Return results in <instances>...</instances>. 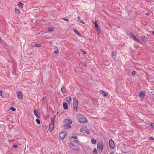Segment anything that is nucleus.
<instances>
[{
	"instance_id": "nucleus-17",
	"label": "nucleus",
	"mask_w": 154,
	"mask_h": 154,
	"mask_svg": "<svg viewBox=\"0 0 154 154\" xmlns=\"http://www.w3.org/2000/svg\"><path fill=\"white\" fill-rule=\"evenodd\" d=\"M56 116L54 115L51 119V123H54L55 119H56Z\"/></svg>"
},
{
	"instance_id": "nucleus-29",
	"label": "nucleus",
	"mask_w": 154,
	"mask_h": 154,
	"mask_svg": "<svg viewBox=\"0 0 154 154\" xmlns=\"http://www.w3.org/2000/svg\"><path fill=\"white\" fill-rule=\"evenodd\" d=\"M93 152L94 153H95V154H97V151L96 149L95 148L93 150Z\"/></svg>"
},
{
	"instance_id": "nucleus-38",
	"label": "nucleus",
	"mask_w": 154,
	"mask_h": 154,
	"mask_svg": "<svg viewBox=\"0 0 154 154\" xmlns=\"http://www.w3.org/2000/svg\"><path fill=\"white\" fill-rule=\"evenodd\" d=\"M17 147V146L16 145H14L13 147L14 149L16 148Z\"/></svg>"
},
{
	"instance_id": "nucleus-1",
	"label": "nucleus",
	"mask_w": 154,
	"mask_h": 154,
	"mask_svg": "<svg viewBox=\"0 0 154 154\" xmlns=\"http://www.w3.org/2000/svg\"><path fill=\"white\" fill-rule=\"evenodd\" d=\"M77 118L80 122L84 123L87 122V119L83 115L79 114L77 115Z\"/></svg>"
},
{
	"instance_id": "nucleus-22",
	"label": "nucleus",
	"mask_w": 154,
	"mask_h": 154,
	"mask_svg": "<svg viewBox=\"0 0 154 154\" xmlns=\"http://www.w3.org/2000/svg\"><path fill=\"white\" fill-rule=\"evenodd\" d=\"M74 31L75 32V33L79 36H81V34L77 30L75 29L74 30Z\"/></svg>"
},
{
	"instance_id": "nucleus-7",
	"label": "nucleus",
	"mask_w": 154,
	"mask_h": 154,
	"mask_svg": "<svg viewBox=\"0 0 154 154\" xmlns=\"http://www.w3.org/2000/svg\"><path fill=\"white\" fill-rule=\"evenodd\" d=\"M94 24H95V26L96 29V31L97 32V34L98 35H99L100 32V28H99V27H98V24L96 22H95L94 23Z\"/></svg>"
},
{
	"instance_id": "nucleus-39",
	"label": "nucleus",
	"mask_w": 154,
	"mask_h": 154,
	"mask_svg": "<svg viewBox=\"0 0 154 154\" xmlns=\"http://www.w3.org/2000/svg\"><path fill=\"white\" fill-rule=\"evenodd\" d=\"M81 64L82 66H85V63L84 62L82 63Z\"/></svg>"
},
{
	"instance_id": "nucleus-32",
	"label": "nucleus",
	"mask_w": 154,
	"mask_h": 154,
	"mask_svg": "<svg viewBox=\"0 0 154 154\" xmlns=\"http://www.w3.org/2000/svg\"><path fill=\"white\" fill-rule=\"evenodd\" d=\"M150 126L152 128H153V129H154V123H151L150 124Z\"/></svg>"
},
{
	"instance_id": "nucleus-10",
	"label": "nucleus",
	"mask_w": 154,
	"mask_h": 154,
	"mask_svg": "<svg viewBox=\"0 0 154 154\" xmlns=\"http://www.w3.org/2000/svg\"><path fill=\"white\" fill-rule=\"evenodd\" d=\"M54 128V123H51L49 125V129L51 131H52Z\"/></svg>"
},
{
	"instance_id": "nucleus-48",
	"label": "nucleus",
	"mask_w": 154,
	"mask_h": 154,
	"mask_svg": "<svg viewBox=\"0 0 154 154\" xmlns=\"http://www.w3.org/2000/svg\"><path fill=\"white\" fill-rule=\"evenodd\" d=\"M110 154H114V152H111Z\"/></svg>"
},
{
	"instance_id": "nucleus-11",
	"label": "nucleus",
	"mask_w": 154,
	"mask_h": 154,
	"mask_svg": "<svg viewBox=\"0 0 154 154\" xmlns=\"http://www.w3.org/2000/svg\"><path fill=\"white\" fill-rule=\"evenodd\" d=\"M100 93L103 96H107L108 94L107 92H106L105 91H103L102 90L100 91Z\"/></svg>"
},
{
	"instance_id": "nucleus-15",
	"label": "nucleus",
	"mask_w": 154,
	"mask_h": 154,
	"mask_svg": "<svg viewBox=\"0 0 154 154\" xmlns=\"http://www.w3.org/2000/svg\"><path fill=\"white\" fill-rule=\"evenodd\" d=\"M66 100L68 103L70 104L71 101V97H66Z\"/></svg>"
},
{
	"instance_id": "nucleus-6",
	"label": "nucleus",
	"mask_w": 154,
	"mask_h": 154,
	"mask_svg": "<svg viewBox=\"0 0 154 154\" xmlns=\"http://www.w3.org/2000/svg\"><path fill=\"white\" fill-rule=\"evenodd\" d=\"M78 103V101L77 99L74 97L73 99V107L77 106Z\"/></svg>"
},
{
	"instance_id": "nucleus-27",
	"label": "nucleus",
	"mask_w": 154,
	"mask_h": 154,
	"mask_svg": "<svg viewBox=\"0 0 154 154\" xmlns=\"http://www.w3.org/2000/svg\"><path fill=\"white\" fill-rule=\"evenodd\" d=\"M48 30L50 31H52L54 30V29L52 27L49 28Z\"/></svg>"
},
{
	"instance_id": "nucleus-31",
	"label": "nucleus",
	"mask_w": 154,
	"mask_h": 154,
	"mask_svg": "<svg viewBox=\"0 0 154 154\" xmlns=\"http://www.w3.org/2000/svg\"><path fill=\"white\" fill-rule=\"evenodd\" d=\"M134 39L137 42H139V40L136 37H135Z\"/></svg>"
},
{
	"instance_id": "nucleus-45",
	"label": "nucleus",
	"mask_w": 154,
	"mask_h": 154,
	"mask_svg": "<svg viewBox=\"0 0 154 154\" xmlns=\"http://www.w3.org/2000/svg\"><path fill=\"white\" fill-rule=\"evenodd\" d=\"M74 142H78V140H74Z\"/></svg>"
},
{
	"instance_id": "nucleus-42",
	"label": "nucleus",
	"mask_w": 154,
	"mask_h": 154,
	"mask_svg": "<svg viewBox=\"0 0 154 154\" xmlns=\"http://www.w3.org/2000/svg\"><path fill=\"white\" fill-rule=\"evenodd\" d=\"M45 97H43L42 99L41 100L42 101H43L44 100H45Z\"/></svg>"
},
{
	"instance_id": "nucleus-4",
	"label": "nucleus",
	"mask_w": 154,
	"mask_h": 154,
	"mask_svg": "<svg viewBox=\"0 0 154 154\" xmlns=\"http://www.w3.org/2000/svg\"><path fill=\"white\" fill-rule=\"evenodd\" d=\"M66 132L63 131L60 134L59 137L61 140H63L65 138L66 135Z\"/></svg>"
},
{
	"instance_id": "nucleus-33",
	"label": "nucleus",
	"mask_w": 154,
	"mask_h": 154,
	"mask_svg": "<svg viewBox=\"0 0 154 154\" xmlns=\"http://www.w3.org/2000/svg\"><path fill=\"white\" fill-rule=\"evenodd\" d=\"M11 109L12 111H15L16 110V109L13 107H11L10 108Z\"/></svg>"
},
{
	"instance_id": "nucleus-25",
	"label": "nucleus",
	"mask_w": 154,
	"mask_h": 154,
	"mask_svg": "<svg viewBox=\"0 0 154 154\" xmlns=\"http://www.w3.org/2000/svg\"><path fill=\"white\" fill-rule=\"evenodd\" d=\"M148 139L149 140H154V138L153 137H149L148 138Z\"/></svg>"
},
{
	"instance_id": "nucleus-19",
	"label": "nucleus",
	"mask_w": 154,
	"mask_h": 154,
	"mask_svg": "<svg viewBox=\"0 0 154 154\" xmlns=\"http://www.w3.org/2000/svg\"><path fill=\"white\" fill-rule=\"evenodd\" d=\"M61 90L62 93H65L66 92V90L65 87H62L61 89Z\"/></svg>"
},
{
	"instance_id": "nucleus-30",
	"label": "nucleus",
	"mask_w": 154,
	"mask_h": 154,
	"mask_svg": "<svg viewBox=\"0 0 154 154\" xmlns=\"http://www.w3.org/2000/svg\"><path fill=\"white\" fill-rule=\"evenodd\" d=\"M116 52L113 51L112 54V57L115 56L116 55Z\"/></svg>"
},
{
	"instance_id": "nucleus-36",
	"label": "nucleus",
	"mask_w": 154,
	"mask_h": 154,
	"mask_svg": "<svg viewBox=\"0 0 154 154\" xmlns=\"http://www.w3.org/2000/svg\"><path fill=\"white\" fill-rule=\"evenodd\" d=\"M72 138L75 139H76L77 138V137L76 136H74L72 137Z\"/></svg>"
},
{
	"instance_id": "nucleus-46",
	"label": "nucleus",
	"mask_w": 154,
	"mask_h": 154,
	"mask_svg": "<svg viewBox=\"0 0 154 154\" xmlns=\"http://www.w3.org/2000/svg\"><path fill=\"white\" fill-rule=\"evenodd\" d=\"M64 19L67 21L69 20V19H68L64 18Z\"/></svg>"
},
{
	"instance_id": "nucleus-44",
	"label": "nucleus",
	"mask_w": 154,
	"mask_h": 154,
	"mask_svg": "<svg viewBox=\"0 0 154 154\" xmlns=\"http://www.w3.org/2000/svg\"><path fill=\"white\" fill-rule=\"evenodd\" d=\"M82 51V53H83V54H86V52L84 51Z\"/></svg>"
},
{
	"instance_id": "nucleus-26",
	"label": "nucleus",
	"mask_w": 154,
	"mask_h": 154,
	"mask_svg": "<svg viewBox=\"0 0 154 154\" xmlns=\"http://www.w3.org/2000/svg\"><path fill=\"white\" fill-rule=\"evenodd\" d=\"M78 21L81 22L83 24H85V22H84L82 20L79 19L78 20Z\"/></svg>"
},
{
	"instance_id": "nucleus-24",
	"label": "nucleus",
	"mask_w": 154,
	"mask_h": 154,
	"mask_svg": "<svg viewBox=\"0 0 154 154\" xmlns=\"http://www.w3.org/2000/svg\"><path fill=\"white\" fill-rule=\"evenodd\" d=\"M36 121L37 122V123H38V124L39 125V124H40V120H39V119H36Z\"/></svg>"
},
{
	"instance_id": "nucleus-23",
	"label": "nucleus",
	"mask_w": 154,
	"mask_h": 154,
	"mask_svg": "<svg viewBox=\"0 0 154 154\" xmlns=\"http://www.w3.org/2000/svg\"><path fill=\"white\" fill-rule=\"evenodd\" d=\"M15 13L16 14H19V10L18 9H17L15 8Z\"/></svg>"
},
{
	"instance_id": "nucleus-43",
	"label": "nucleus",
	"mask_w": 154,
	"mask_h": 154,
	"mask_svg": "<svg viewBox=\"0 0 154 154\" xmlns=\"http://www.w3.org/2000/svg\"><path fill=\"white\" fill-rule=\"evenodd\" d=\"M0 95H2V91H0Z\"/></svg>"
},
{
	"instance_id": "nucleus-50",
	"label": "nucleus",
	"mask_w": 154,
	"mask_h": 154,
	"mask_svg": "<svg viewBox=\"0 0 154 154\" xmlns=\"http://www.w3.org/2000/svg\"><path fill=\"white\" fill-rule=\"evenodd\" d=\"M152 34H153V35H154V31H153V32H152Z\"/></svg>"
},
{
	"instance_id": "nucleus-37",
	"label": "nucleus",
	"mask_w": 154,
	"mask_h": 154,
	"mask_svg": "<svg viewBox=\"0 0 154 154\" xmlns=\"http://www.w3.org/2000/svg\"><path fill=\"white\" fill-rule=\"evenodd\" d=\"M131 35L133 37V39H134V38L136 37V36L133 34H131Z\"/></svg>"
},
{
	"instance_id": "nucleus-51",
	"label": "nucleus",
	"mask_w": 154,
	"mask_h": 154,
	"mask_svg": "<svg viewBox=\"0 0 154 154\" xmlns=\"http://www.w3.org/2000/svg\"><path fill=\"white\" fill-rule=\"evenodd\" d=\"M59 113V112H57V114H58Z\"/></svg>"
},
{
	"instance_id": "nucleus-49",
	"label": "nucleus",
	"mask_w": 154,
	"mask_h": 154,
	"mask_svg": "<svg viewBox=\"0 0 154 154\" xmlns=\"http://www.w3.org/2000/svg\"><path fill=\"white\" fill-rule=\"evenodd\" d=\"M146 14L147 15H149V13H146Z\"/></svg>"
},
{
	"instance_id": "nucleus-16",
	"label": "nucleus",
	"mask_w": 154,
	"mask_h": 154,
	"mask_svg": "<svg viewBox=\"0 0 154 154\" xmlns=\"http://www.w3.org/2000/svg\"><path fill=\"white\" fill-rule=\"evenodd\" d=\"M17 5L20 8H23V4L20 2L18 3Z\"/></svg>"
},
{
	"instance_id": "nucleus-41",
	"label": "nucleus",
	"mask_w": 154,
	"mask_h": 154,
	"mask_svg": "<svg viewBox=\"0 0 154 154\" xmlns=\"http://www.w3.org/2000/svg\"><path fill=\"white\" fill-rule=\"evenodd\" d=\"M86 132L88 134H89L90 133V131L89 130H87Z\"/></svg>"
},
{
	"instance_id": "nucleus-21",
	"label": "nucleus",
	"mask_w": 154,
	"mask_h": 154,
	"mask_svg": "<svg viewBox=\"0 0 154 154\" xmlns=\"http://www.w3.org/2000/svg\"><path fill=\"white\" fill-rule=\"evenodd\" d=\"M91 142L92 144H94L96 143L97 141L95 139H92L91 140Z\"/></svg>"
},
{
	"instance_id": "nucleus-40",
	"label": "nucleus",
	"mask_w": 154,
	"mask_h": 154,
	"mask_svg": "<svg viewBox=\"0 0 154 154\" xmlns=\"http://www.w3.org/2000/svg\"><path fill=\"white\" fill-rule=\"evenodd\" d=\"M59 52V51H57V50H56V51H54V52L55 54H57Z\"/></svg>"
},
{
	"instance_id": "nucleus-2",
	"label": "nucleus",
	"mask_w": 154,
	"mask_h": 154,
	"mask_svg": "<svg viewBox=\"0 0 154 154\" xmlns=\"http://www.w3.org/2000/svg\"><path fill=\"white\" fill-rule=\"evenodd\" d=\"M69 146L73 150H78L79 147L77 146L74 145L72 143H69L68 144Z\"/></svg>"
},
{
	"instance_id": "nucleus-34",
	"label": "nucleus",
	"mask_w": 154,
	"mask_h": 154,
	"mask_svg": "<svg viewBox=\"0 0 154 154\" xmlns=\"http://www.w3.org/2000/svg\"><path fill=\"white\" fill-rule=\"evenodd\" d=\"M135 74H136L135 71H133L132 73V75L133 76H134L135 75Z\"/></svg>"
},
{
	"instance_id": "nucleus-8",
	"label": "nucleus",
	"mask_w": 154,
	"mask_h": 154,
	"mask_svg": "<svg viewBox=\"0 0 154 154\" xmlns=\"http://www.w3.org/2000/svg\"><path fill=\"white\" fill-rule=\"evenodd\" d=\"M17 96L19 99H21L23 98L22 93L21 91H19L17 93Z\"/></svg>"
},
{
	"instance_id": "nucleus-35",
	"label": "nucleus",
	"mask_w": 154,
	"mask_h": 154,
	"mask_svg": "<svg viewBox=\"0 0 154 154\" xmlns=\"http://www.w3.org/2000/svg\"><path fill=\"white\" fill-rule=\"evenodd\" d=\"M73 107V108H74V109H75V111L76 112H77L78 111V110H77L78 106H74V107Z\"/></svg>"
},
{
	"instance_id": "nucleus-20",
	"label": "nucleus",
	"mask_w": 154,
	"mask_h": 154,
	"mask_svg": "<svg viewBox=\"0 0 154 154\" xmlns=\"http://www.w3.org/2000/svg\"><path fill=\"white\" fill-rule=\"evenodd\" d=\"M65 127L66 128H70L71 127V126L70 125L66 124L65 125Z\"/></svg>"
},
{
	"instance_id": "nucleus-14",
	"label": "nucleus",
	"mask_w": 154,
	"mask_h": 154,
	"mask_svg": "<svg viewBox=\"0 0 154 154\" xmlns=\"http://www.w3.org/2000/svg\"><path fill=\"white\" fill-rule=\"evenodd\" d=\"M145 96V94L143 92L141 91L140 92V97L141 99H143L144 97Z\"/></svg>"
},
{
	"instance_id": "nucleus-47",
	"label": "nucleus",
	"mask_w": 154,
	"mask_h": 154,
	"mask_svg": "<svg viewBox=\"0 0 154 154\" xmlns=\"http://www.w3.org/2000/svg\"><path fill=\"white\" fill-rule=\"evenodd\" d=\"M78 19L79 20L80 19V17L79 16H78Z\"/></svg>"
},
{
	"instance_id": "nucleus-28",
	"label": "nucleus",
	"mask_w": 154,
	"mask_h": 154,
	"mask_svg": "<svg viewBox=\"0 0 154 154\" xmlns=\"http://www.w3.org/2000/svg\"><path fill=\"white\" fill-rule=\"evenodd\" d=\"M35 46L36 47H40L41 46V45H40V44H38H38H35Z\"/></svg>"
},
{
	"instance_id": "nucleus-3",
	"label": "nucleus",
	"mask_w": 154,
	"mask_h": 154,
	"mask_svg": "<svg viewBox=\"0 0 154 154\" xmlns=\"http://www.w3.org/2000/svg\"><path fill=\"white\" fill-rule=\"evenodd\" d=\"M103 143H99L97 144V149L99 152H101L103 149Z\"/></svg>"
},
{
	"instance_id": "nucleus-18",
	"label": "nucleus",
	"mask_w": 154,
	"mask_h": 154,
	"mask_svg": "<svg viewBox=\"0 0 154 154\" xmlns=\"http://www.w3.org/2000/svg\"><path fill=\"white\" fill-rule=\"evenodd\" d=\"M63 108L65 109H67L68 108L67 104L66 103H63Z\"/></svg>"
},
{
	"instance_id": "nucleus-12",
	"label": "nucleus",
	"mask_w": 154,
	"mask_h": 154,
	"mask_svg": "<svg viewBox=\"0 0 154 154\" xmlns=\"http://www.w3.org/2000/svg\"><path fill=\"white\" fill-rule=\"evenodd\" d=\"M34 113L35 116L37 118H38L39 117V114L38 113V111L36 110L35 109L34 110Z\"/></svg>"
},
{
	"instance_id": "nucleus-13",
	"label": "nucleus",
	"mask_w": 154,
	"mask_h": 154,
	"mask_svg": "<svg viewBox=\"0 0 154 154\" xmlns=\"http://www.w3.org/2000/svg\"><path fill=\"white\" fill-rule=\"evenodd\" d=\"M87 129V127L86 126L82 127L80 130V131L82 132L86 130Z\"/></svg>"
},
{
	"instance_id": "nucleus-5",
	"label": "nucleus",
	"mask_w": 154,
	"mask_h": 154,
	"mask_svg": "<svg viewBox=\"0 0 154 154\" xmlns=\"http://www.w3.org/2000/svg\"><path fill=\"white\" fill-rule=\"evenodd\" d=\"M109 147L110 149H113L115 146V144L113 141L111 139L109 140Z\"/></svg>"
},
{
	"instance_id": "nucleus-9",
	"label": "nucleus",
	"mask_w": 154,
	"mask_h": 154,
	"mask_svg": "<svg viewBox=\"0 0 154 154\" xmlns=\"http://www.w3.org/2000/svg\"><path fill=\"white\" fill-rule=\"evenodd\" d=\"M64 122L66 124L71 125L72 123L71 120L69 119H66L64 121Z\"/></svg>"
}]
</instances>
